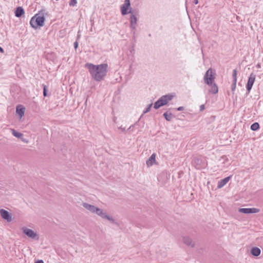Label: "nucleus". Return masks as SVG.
<instances>
[{
    "label": "nucleus",
    "instance_id": "obj_1",
    "mask_svg": "<svg viewBox=\"0 0 263 263\" xmlns=\"http://www.w3.org/2000/svg\"><path fill=\"white\" fill-rule=\"evenodd\" d=\"M86 67L93 79L98 82L102 81L107 73L108 65L106 63L95 65L91 63H86Z\"/></svg>",
    "mask_w": 263,
    "mask_h": 263
},
{
    "label": "nucleus",
    "instance_id": "obj_2",
    "mask_svg": "<svg viewBox=\"0 0 263 263\" xmlns=\"http://www.w3.org/2000/svg\"><path fill=\"white\" fill-rule=\"evenodd\" d=\"M82 205L85 209L88 210L91 213L96 214L102 218L108 220L114 224H117V222L112 217L107 215L106 212H104L101 209L86 202L83 203Z\"/></svg>",
    "mask_w": 263,
    "mask_h": 263
},
{
    "label": "nucleus",
    "instance_id": "obj_3",
    "mask_svg": "<svg viewBox=\"0 0 263 263\" xmlns=\"http://www.w3.org/2000/svg\"><path fill=\"white\" fill-rule=\"evenodd\" d=\"M48 15V12L45 9H41L39 12L31 17L30 24L33 29H37L44 26L45 21V15Z\"/></svg>",
    "mask_w": 263,
    "mask_h": 263
},
{
    "label": "nucleus",
    "instance_id": "obj_4",
    "mask_svg": "<svg viewBox=\"0 0 263 263\" xmlns=\"http://www.w3.org/2000/svg\"><path fill=\"white\" fill-rule=\"evenodd\" d=\"M204 83L209 86H211V89L209 92L213 94H216L218 92V87L217 84L215 83V77L212 74V70L211 68L209 69L205 72L204 76Z\"/></svg>",
    "mask_w": 263,
    "mask_h": 263
},
{
    "label": "nucleus",
    "instance_id": "obj_5",
    "mask_svg": "<svg viewBox=\"0 0 263 263\" xmlns=\"http://www.w3.org/2000/svg\"><path fill=\"white\" fill-rule=\"evenodd\" d=\"M174 97V96L171 93L162 96L154 103V108L155 109H158L160 107L166 105L170 101L173 99Z\"/></svg>",
    "mask_w": 263,
    "mask_h": 263
},
{
    "label": "nucleus",
    "instance_id": "obj_6",
    "mask_svg": "<svg viewBox=\"0 0 263 263\" xmlns=\"http://www.w3.org/2000/svg\"><path fill=\"white\" fill-rule=\"evenodd\" d=\"M192 164L197 169H201L205 167L206 162L203 158L195 157L192 160Z\"/></svg>",
    "mask_w": 263,
    "mask_h": 263
},
{
    "label": "nucleus",
    "instance_id": "obj_7",
    "mask_svg": "<svg viewBox=\"0 0 263 263\" xmlns=\"http://www.w3.org/2000/svg\"><path fill=\"white\" fill-rule=\"evenodd\" d=\"M22 231L24 234H25L29 238L35 239L36 240H38L39 239V237L37 233L31 229L26 227H23L22 228Z\"/></svg>",
    "mask_w": 263,
    "mask_h": 263
},
{
    "label": "nucleus",
    "instance_id": "obj_8",
    "mask_svg": "<svg viewBox=\"0 0 263 263\" xmlns=\"http://www.w3.org/2000/svg\"><path fill=\"white\" fill-rule=\"evenodd\" d=\"M128 11H130L131 12H128V13L130 14V27L133 29H135L136 28L137 18L136 16V10H133L132 8L130 10H128Z\"/></svg>",
    "mask_w": 263,
    "mask_h": 263
},
{
    "label": "nucleus",
    "instance_id": "obj_9",
    "mask_svg": "<svg viewBox=\"0 0 263 263\" xmlns=\"http://www.w3.org/2000/svg\"><path fill=\"white\" fill-rule=\"evenodd\" d=\"M130 8H132L130 7V0H125L124 4L121 6V14L125 15L128 14V12H131L130 11H128Z\"/></svg>",
    "mask_w": 263,
    "mask_h": 263
},
{
    "label": "nucleus",
    "instance_id": "obj_10",
    "mask_svg": "<svg viewBox=\"0 0 263 263\" xmlns=\"http://www.w3.org/2000/svg\"><path fill=\"white\" fill-rule=\"evenodd\" d=\"M255 79L256 75L253 72H252L248 78V82L246 85V89L248 93H249L250 90H251L253 84L255 82Z\"/></svg>",
    "mask_w": 263,
    "mask_h": 263
},
{
    "label": "nucleus",
    "instance_id": "obj_11",
    "mask_svg": "<svg viewBox=\"0 0 263 263\" xmlns=\"http://www.w3.org/2000/svg\"><path fill=\"white\" fill-rule=\"evenodd\" d=\"M0 214L2 217L7 222H9L12 221V215L7 210L3 209H1Z\"/></svg>",
    "mask_w": 263,
    "mask_h": 263
},
{
    "label": "nucleus",
    "instance_id": "obj_12",
    "mask_svg": "<svg viewBox=\"0 0 263 263\" xmlns=\"http://www.w3.org/2000/svg\"><path fill=\"white\" fill-rule=\"evenodd\" d=\"M238 211L244 214H253L256 213L259 211V210L256 208H240Z\"/></svg>",
    "mask_w": 263,
    "mask_h": 263
},
{
    "label": "nucleus",
    "instance_id": "obj_13",
    "mask_svg": "<svg viewBox=\"0 0 263 263\" xmlns=\"http://www.w3.org/2000/svg\"><path fill=\"white\" fill-rule=\"evenodd\" d=\"M25 108L22 105H18L16 107V113L22 118L25 114Z\"/></svg>",
    "mask_w": 263,
    "mask_h": 263
},
{
    "label": "nucleus",
    "instance_id": "obj_14",
    "mask_svg": "<svg viewBox=\"0 0 263 263\" xmlns=\"http://www.w3.org/2000/svg\"><path fill=\"white\" fill-rule=\"evenodd\" d=\"M231 177L232 176L231 175L219 181L217 184V187L218 189L222 187L228 182V181L231 179Z\"/></svg>",
    "mask_w": 263,
    "mask_h": 263
},
{
    "label": "nucleus",
    "instance_id": "obj_15",
    "mask_svg": "<svg viewBox=\"0 0 263 263\" xmlns=\"http://www.w3.org/2000/svg\"><path fill=\"white\" fill-rule=\"evenodd\" d=\"M156 154L153 153L151 157L146 160V163L147 166L153 165V164L156 162Z\"/></svg>",
    "mask_w": 263,
    "mask_h": 263
},
{
    "label": "nucleus",
    "instance_id": "obj_16",
    "mask_svg": "<svg viewBox=\"0 0 263 263\" xmlns=\"http://www.w3.org/2000/svg\"><path fill=\"white\" fill-rule=\"evenodd\" d=\"M250 253L253 256L258 257L261 253V250L259 248L255 247L251 249Z\"/></svg>",
    "mask_w": 263,
    "mask_h": 263
},
{
    "label": "nucleus",
    "instance_id": "obj_17",
    "mask_svg": "<svg viewBox=\"0 0 263 263\" xmlns=\"http://www.w3.org/2000/svg\"><path fill=\"white\" fill-rule=\"evenodd\" d=\"M183 242L188 246L194 247L195 246V243L193 242L192 239L188 236L184 237L183 238Z\"/></svg>",
    "mask_w": 263,
    "mask_h": 263
},
{
    "label": "nucleus",
    "instance_id": "obj_18",
    "mask_svg": "<svg viewBox=\"0 0 263 263\" xmlns=\"http://www.w3.org/2000/svg\"><path fill=\"white\" fill-rule=\"evenodd\" d=\"M25 13L24 9L22 7H17L15 11V15L17 17H21Z\"/></svg>",
    "mask_w": 263,
    "mask_h": 263
},
{
    "label": "nucleus",
    "instance_id": "obj_19",
    "mask_svg": "<svg viewBox=\"0 0 263 263\" xmlns=\"http://www.w3.org/2000/svg\"><path fill=\"white\" fill-rule=\"evenodd\" d=\"M163 116L165 119L167 121H171L173 118H175V116L171 112H168V111L165 112Z\"/></svg>",
    "mask_w": 263,
    "mask_h": 263
},
{
    "label": "nucleus",
    "instance_id": "obj_20",
    "mask_svg": "<svg viewBox=\"0 0 263 263\" xmlns=\"http://www.w3.org/2000/svg\"><path fill=\"white\" fill-rule=\"evenodd\" d=\"M260 127L259 124L258 122H255L251 125V129L253 131H256Z\"/></svg>",
    "mask_w": 263,
    "mask_h": 263
},
{
    "label": "nucleus",
    "instance_id": "obj_21",
    "mask_svg": "<svg viewBox=\"0 0 263 263\" xmlns=\"http://www.w3.org/2000/svg\"><path fill=\"white\" fill-rule=\"evenodd\" d=\"M12 135L16 137V138H21L23 136V134L14 130V129H12Z\"/></svg>",
    "mask_w": 263,
    "mask_h": 263
},
{
    "label": "nucleus",
    "instance_id": "obj_22",
    "mask_svg": "<svg viewBox=\"0 0 263 263\" xmlns=\"http://www.w3.org/2000/svg\"><path fill=\"white\" fill-rule=\"evenodd\" d=\"M237 70L234 69L232 73L233 81H237Z\"/></svg>",
    "mask_w": 263,
    "mask_h": 263
},
{
    "label": "nucleus",
    "instance_id": "obj_23",
    "mask_svg": "<svg viewBox=\"0 0 263 263\" xmlns=\"http://www.w3.org/2000/svg\"><path fill=\"white\" fill-rule=\"evenodd\" d=\"M43 96H44V97H46L47 96V91H48L47 87L44 84H43Z\"/></svg>",
    "mask_w": 263,
    "mask_h": 263
},
{
    "label": "nucleus",
    "instance_id": "obj_24",
    "mask_svg": "<svg viewBox=\"0 0 263 263\" xmlns=\"http://www.w3.org/2000/svg\"><path fill=\"white\" fill-rule=\"evenodd\" d=\"M236 82L237 81H233L232 84L231 85V90L233 92V93H234V92L236 89Z\"/></svg>",
    "mask_w": 263,
    "mask_h": 263
},
{
    "label": "nucleus",
    "instance_id": "obj_25",
    "mask_svg": "<svg viewBox=\"0 0 263 263\" xmlns=\"http://www.w3.org/2000/svg\"><path fill=\"white\" fill-rule=\"evenodd\" d=\"M153 105V103H151L150 104L148 105V106L146 107V108L145 109V110H144L143 111V114H146L148 112H149L152 108V106Z\"/></svg>",
    "mask_w": 263,
    "mask_h": 263
},
{
    "label": "nucleus",
    "instance_id": "obj_26",
    "mask_svg": "<svg viewBox=\"0 0 263 263\" xmlns=\"http://www.w3.org/2000/svg\"><path fill=\"white\" fill-rule=\"evenodd\" d=\"M77 3V0H70L69 5L70 6H74L76 5Z\"/></svg>",
    "mask_w": 263,
    "mask_h": 263
},
{
    "label": "nucleus",
    "instance_id": "obj_27",
    "mask_svg": "<svg viewBox=\"0 0 263 263\" xmlns=\"http://www.w3.org/2000/svg\"><path fill=\"white\" fill-rule=\"evenodd\" d=\"M222 160H223V162H222V163L225 164L226 161H228V159L227 158H226L225 156H223L219 159L220 161H221Z\"/></svg>",
    "mask_w": 263,
    "mask_h": 263
},
{
    "label": "nucleus",
    "instance_id": "obj_28",
    "mask_svg": "<svg viewBox=\"0 0 263 263\" xmlns=\"http://www.w3.org/2000/svg\"><path fill=\"white\" fill-rule=\"evenodd\" d=\"M78 45H79L78 42L77 41L74 42V43L73 44V46H74V48L75 49H77V48L78 47Z\"/></svg>",
    "mask_w": 263,
    "mask_h": 263
},
{
    "label": "nucleus",
    "instance_id": "obj_29",
    "mask_svg": "<svg viewBox=\"0 0 263 263\" xmlns=\"http://www.w3.org/2000/svg\"><path fill=\"white\" fill-rule=\"evenodd\" d=\"M184 107L183 106H180L178 108H177L176 109L177 110V111H182L183 110H184Z\"/></svg>",
    "mask_w": 263,
    "mask_h": 263
},
{
    "label": "nucleus",
    "instance_id": "obj_30",
    "mask_svg": "<svg viewBox=\"0 0 263 263\" xmlns=\"http://www.w3.org/2000/svg\"><path fill=\"white\" fill-rule=\"evenodd\" d=\"M205 108L204 105L202 104L200 106V111H203Z\"/></svg>",
    "mask_w": 263,
    "mask_h": 263
},
{
    "label": "nucleus",
    "instance_id": "obj_31",
    "mask_svg": "<svg viewBox=\"0 0 263 263\" xmlns=\"http://www.w3.org/2000/svg\"><path fill=\"white\" fill-rule=\"evenodd\" d=\"M34 263H44V261L42 259H38Z\"/></svg>",
    "mask_w": 263,
    "mask_h": 263
},
{
    "label": "nucleus",
    "instance_id": "obj_32",
    "mask_svg": "<svg viewBox=\"0 0 263 263\" xmlns=\"http://www.w3.org/2000/svg\"><path fill=\"white\" fill-rule=\"evenodd\" d=\"M4 52V50L3 48L2 47H0V52L3 53Z\"/></svg>",
    "mask_w": 263,
    "mask_h": 263
},
{
    "label": "nucleus",
    "instance_id": "obj_33",
    "mask_svg": "<svg viewBox=\"0 0 263 263\" xmlns=\"http://www.w3.org/2000/svg\"><path fill=\"white\" fill-rule=\"evenodd\" d=\"M119 129H121L122 130V131L123 132H125V128H122V127H119Z\"/></svg>",
    "mask_w": 263,
    "mask_h": 263
},
{
    "label": "nucleus",
    "instance_id": "obj_34",
    "mask_svg": "<svg viewBox=\"0 0 263 263\" xmlns=\"http://www.w3.org/2000/svg\"><path fill=\"white\" fill-rule=\"evenodd\" d=\"M194 3L197 5L198 3V0H194Z\"/></svg>",
    "mask_w": 263,
    "mask_h": 263
},
{
    "label": "nucleus",
    "instance_id": "obj_35",
    "mask_svg": "<svg viewBox=\"0 0 263 263\" xmlns=\"http://www.w3.org/2000/svg\"><path fill=\"white\" fill-rule=\"evenodd\" d=\"M134 126V125H131L128 129V130H130V129H132V127Z\"/></svg>",
    "mask_w": 263,
    "mask_h": 263
},
{
    "label": "nucleus",
    "instance_id": "obj_36",
    "mask_svg": "<svg viewBox=\"0 0 263 263\" xmlns=\"http://www.w3.org/2000/svg\"><path fill=\"white\" fill-rule=\"evenodd\" d=\"M80 37V35L78 34L77 35V40H78Z\"/></svg>",
    "mask_w": 263,
    "mask_h": 263
},
{
    "label": "nucleus",
    "instance_id": "obj_37",
    "mask_svg": "<svg viewBox=\"0 0 263 263\" xmlns=\"http://www.w3.org/2000/svg\"><path fill=\"white\" fill-rule=\"evenodd\" d=\"M257 67H258V68H260V65L259 64H258L257 65Z\"/></svg>",
    "mask_w": 263,
    "mask_h": 263
},
{
    "label": "nucleus",
    "instance_id": "obj_38",
    "mask_svg": "<svg viewBox=\"0 0 263 263\" xmlns=\"http://www.w3.org/2000/svg\"><path fill=\"white\" fill-rule=\"evenodd\" d=\"M148 36H151V34H148Z\"/></svg>",
    "mask_w": 263,
    "mask_h": 263
}]
</instances>
